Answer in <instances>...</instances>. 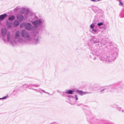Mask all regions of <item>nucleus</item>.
I'll use <instances>...</instances> for the list:
<instances>
[{"mask_svg": "<svg viewBox=\"0 0 124 124\" xmlns=\"http://www.w3.org/2000/svg\"><path fill=\"white\" fill-rule=\"evenodd\" d=\"M50 95H53V94H50Z\"/></svg>", "mask_w": 124, "mask_h": 124, "instance_id": "nucleus-46", "label": "nucleus"}, {"mask_svg": "<svg viewBox=\"0 0 124 124\" xmlns=\"http://www.w3.org/2000/svg\"><path fill=\"white\" fill-rule=\"evenodd\" d=\"M30 12V11L28 9H27L25 12V15H27Z\"/></svg>", "mask_w": 124, "mask_h": 124, "instance_id": "nucleus-34", "label": "nucleus"}, {"mask_svg": "<svg viewBox=\"0 0 124 124\" xmlns=\"http://www.w3.org/2000/svg\"><path fill=\"white\" fill-rule=\"evenodd\" d=\"M93 2H97V0H90Z\"/></svg>", "mask_w": 124, "mask_h": 124, "instance_id": "nucleus-41", "label": "nucleus"}, {"mask_svg": "<svg viewBox=\"0 0 124 124\" xmlns=\"http://www.w3.org/2000/svg\"><path fill=\"white\" fill-rule=\"evenodd\" d=\"M74 98H75V100H76V101L78 100V98L77 95H75Z\"/></svg>", "mask_w": 124, "mask_h": 124, "instance_id": "nucleus-37", "label": "nucleus"}, {"mask_svg": "<svg viewBox=\"0 0 124 124\" xmlns=\"http://www.w3.org/2000/svg\"><path fill=\"white\" fill-rule=\"evenodd\" d=\"M90 117L88 116L89 119L88 120L90 123V124H113L108 121H106L103 119H99L96 118L95 116L91 115Z\"/></svg>", "mask_w": 124, "mask_h": 124, "instance_id": "nucleus-5", "label": "nucleus"}, {"mask_svg": "<svg viewBox=\"0 0 124 124\" xmlns=\"http://www.w3.org/2000/svg\"><path fill=\"white\" fill-rule=\"evenodd\" d=\"M18 38V42H21V41L23 39L22 37H19Z\"/></svg>", "mask_w": 124, "mask_h": 124, "instance_id": "nucleus-35", "label": "nucleus"}, {"mask_svg": "<svg viewBox=\"0 0 124 124\" xmlns=\"http://www.w3.org/2000/svg\"><path fill=\"white\" fill-rule=\"evenodd\" d=\"M69 103L72 105H73L75 104V102H69Z\"/></svg>", "mask_w": 124, "mask_h": 124, "instance_id": "nucleus-40", "label": "nucleus"}, {"mask_svg": "<svg viewBox=\"0 0 124 124\" xmlns=\"http://www.w3.org/2000/svg\"><path fill=\"white\" fill-rule=\"evenodd\" d=\"M25 22H23L21 23L20 25V27L21 28H22L23 27H25Z\"/></svg>", "mask_w": 124, "mask_h": 124, "instance_id": "nucleus-30", "label": "nucleus"}, {"mask_svg": "<svg viewBox=\"0 0 124 124\" xmlns=\"http://www.w3.org/2000/svg\"><path fill=\"white\" fill-rule=\"evenodd\" d=\"M38 34V32L34 34L33 35V38L32 39L29 33L28 32L25 33L24 30H22L21 33V35L23 37L25 38L28 40L32 42V44H38L40 43L41 37L40 35H39Z\"/></svg>", "mask_w": 124, "mask_h": 124, "instance_id": "nucleus-4", "label": "nucleus"}, {"mask_svg": "<svg viewBox=\"0 0 124 124\" xmlns=\"http://www.w3.org/2000/svg\"><path fill=\"white\" fill-rule=\"evenodd\" d=\"M21 87H23L24 88H28V87H29V85L27 84H25L23 85Z\"/></svg>", "mask_w": 124, "mask_h": 124, "instance_id": "nucleus-24", "label": "nucleus"}, {"mask_svg": "<svg viewBox=\"0 0 124 124\" xmlns=\"http://www.w3.org/2000/svg\"><path fill=\"white\" fill-rule=\"evenodd\" d=\"M116 109L118 110V111H121L122 112V110H122V109L121 108L119 107H117Z\"/></svg>", "mask_w": 124, "mask_h": 124, "instance_id": "nucleus-33", "label": "nucleus"}, {"mask_svg": "<svg viewBox=\"0 0 124 124\" xmlns=\"http://www.w3.org/2000/svg\"><path fill=\"white\" fill-rule=\"evenodd\" d=\"M96 23L94 22L93 23L91 24L90 26V27L91 29H93L94 28V26L95 25V24H96Z\"/></svg>", "mask_w": 124, "mask_h": 124, "instance_id": "nucleus-29", "label": "nucleus"}, {"mask_svg": "<svg viewBox=\"0 0 124 124\" xmlns=\"http://www.w3.org/2000/svg\"><path fill=\"white\" fill-rule=\"evenodd\" d=\"M92 32L94 34H96L97 33V31L96 29H92Z\"/></svg>", "mask_w": 124, "mask_h": 124, "instance_id": "nucleus-26", "label": "nucleus"}, {"mask_svg": "<svg viewBox=\"0 0 124 124\" xmlns=\"http://www.w3.org/2000/svg\"><path fill=\"white\" fill-rule=\"evenodd\" d=\"M25 11V9L24 8H22L21 10L20 11V13L22 14H23L24 13Z\"/></svg>", "mask_w": 124, "mask_h": 124, "instance_id": "nucleus-23", "label": "nucleus"}, {"mask_svg": "<svg viewBox=\"0 0 124 124\" xmlns=\"http://www.w3.org/2000/svg\"><path fill=\"white\" fill-rule=\"evenodd\" d=\"M3 40L4 41V40L3 39Z\"/></svg>", "mask_w": 124, "mask_h": 124, "instance_id": "nucleus-47", "label": "nucleus"}, {"mask_svg": "<svg viewBox=\"0 0 124 124\" xmlns=\"http://www.w3.org/2000/svg\"><path fill=\"white\" fill-rule=\"evenodd\" d=\"M100 35H100V36L102 37H101V38L102 39L103 38H106V33H104L103 32H101Z\"/></svg>", "mask_w": 124, "mask_h": 124, "instance_id": "nucleus-22", "label": "nucleus"}, {"mask_svg": "<svg viewBox=\"0 0 124 124\" xmlns=\"http://www.w3.org/2000/svg\"><path fill=\"white\" fill-rule=\"evenodd\" d=\"M76 92L79 94L81 96L84 95L85 94H87L91 93L90 92H84L82 91L77 90H76Z\"/></svg>", "mask_w": 124, "mask_h": 124, "instance_id": "nucleus-6", "label": "nucleus"}, {"mask_svg": "<svg viewBox=\"0 0 124 124\" xmlns=\"http://www.w3.org/2000/svg\"><path fill=\"white\" fill-rule=\"evenodd\" d=\"M119 16L121 18L124 17V8L122 9V11L120 14Z\"/></svg>", "mask_w": 124, "mask_h": 124, "instance_id": "nucleus-18", "label": "nucleus"}, {"mask_svg": "<svg viewBox=\"0 0 124 124\" xmlns=\"http://www.w3.org/2000/svg\"><path fill=\"white\" fill-rule=\"evenodd\" d=\"M20 90L19 88H16L13 91V93L14 95H16L17 94L18 92Z\"/></svg>", "mask_w": 124, "mask_h": 124, "instance_id": "nucleus-14", "label": "nucleus"}, {"mask_svg": "<svg viewBox=\"0 0 124 124\" xmlns=\"http://www.w3.org/2000/svg\"><path fill=\"white\" fill-rule=\"evenodd\" d=\"M2 99V98H0V100Z\"/></svg>", "mask_w": 124, "mask_h": 124, "instance_id": "nucleus-44", "label": "nucleus"}, {"mask_svg": "<svg viewBox=\"0 0 124 124\" xmlns=\"http://www.w3.org/2000/svg\"><path fill=\"white\" fill-rule=\"evenodd\" d=\"M15 18V17L14 16L12 15L10 16L8 18V19L9 21H13Z\"/></svg>", "mask_w": 124, "mask_h": 124, "instance_id": "nucleus-16", "label": "nucleus"}, {"mask_svg": "<svg viewBox=\"0 0 124 124\" xmlns=\"http://www.w3.org/2000/svg\"><path fill=\"white\" fill-rule=\"evenodd\" d=\"M121 81L116 82L109 86H106L104 87V88L100 91L101 93H104V91L107 89L110 88V91L112 93L116 92L117 93H121L124 90V84L120 85Z\"/></svg>", "mask_w": 124, "mask_h": 124, "instance_id": "nucleus-3", "label": "nucleus"}, {"mask_svg": "<svg viewBox=\"0 0 124 124\" xmlns=\"http://www.w3.org/2000/svg\"><path fill=\"white\" fill-rule=\"evenodd\" d=\"M111 106L113 108H116L117 107V105L115 104H112L111 105Z\"/></svg>", "mask_w": 124, "mask_h": 124, "instance_id": "nucleus-31", "label": "nucleus"}, {"mask_svg": "<svg viewBox=\"0 0 124 124\" xmlns=\"http://www.w3.org/2000/svg\"><path fill=\"white\" fill-rule=\"evenodd\" d=\"M17 19L20 22L22 21L24 18V17L23 15H18L16 16Z\"/></svg>", "mask_w": 124, "mask_h": 124, "instance_id": "nucleus-11", "label": "nucleus"}, {"mask_svg": "<svg viewBox=\"0 0 124 124\" xmlns=\"http://www.w3.org/2000/svg\"><path fill=\"white\" fill-rule=\"evenodd\" d=\"M92 8V10L95 13H98L99 9L98 7L96 6H93Z\"/></svg>", "mask_w": 124, "mask_h": 124, "instance_id": "nucleus-8", "label": "nucleus"}, {"mask_svg": "<svg viewBox=\"0 0 124 124\" xmlns=\"http://www.w3.org/2000/svg\"><path fill=\"white\" fill-rule=\"evenodd\" d=\"M117 1L119 2V6H122L123 5V3L121 2V0H117Z\"/></svg>", "mask_w": 124, "mask_h": 124, "instance_id": "nucleus-32", "label": "nucleus"}, {"mask_svg": "<svg viewBox=\"0 0 124 124\" xmlns=\"http://www.w3.org/2000/svg\"><path fill=\"white\" fill-rule=\"evenodd\" d=\"M20 37L19 32V31H17L16 33L15 37L16 39H17Z\"/></svg>", "mask_w": 124, "mask_h": 124, "instance_id": "nucleus-20", "label": "nucleus"}, {"mask_svg": "<svg viewBox=\"0 0 124 124\" xmlns=\"http://www.w3.org/2000/svg\"><path fill=\"white\" fill-rule=\"evenodd\" d=\"M90 51H91L90 53H91V54H92V55H91V54H90L89 55V57L90 58L92 59V58H93V56L95 57V56H97V57H98L99 58V59H100L99 57V56L98 57L97 56V53H96L95 52H94V55H93V54H92L91 53V52H92V51H91V50H90Z\"/></svg>", "mask_w": 124, "mask_h": 124, "instance_id": "nucleus-19", "label": "nucleus"}, {"mask_svg": "<svg viewBox=\"0 0 124 124\" xmlns=\"http://www.w3.org/2000/svg\"><path fill=\"white\" fill-rule=\"evenodd\" d=\"M8 95H7L6 96H4L2 98V99H6L8 97Z\"/></svg>", "mask_w": 124, "mask_h": 124, "instance_id": "nucleus-36", "label": "nucleus"}, {"mask_svg": "<svg viewBox=\"0 0 124 124\" xmlns=\"http://www.w3.org/2000/svg\"><path fill=\"white\" fill-rule=\"evenodd\" d=\"M39 86V85L38 84H30L29 85V87H28V88L31 89V88H33V87H37Z\"/></svg>", "mask_w": 124, "mask_h": 124, "instance_id": "nucleus-9", "label": "nucleus"}, {"mask_svg": "<svg viewBox=\"0 0 124 124\" xmlns=\"http://www.w3.org/2000/svg\"><path fill=\"white\" fill-rule=\"evenodd\" d=\"M101 0H97V1H100Z\"/></svg>", "mask_w": 124, "mask_h": 124, "instance_id": "nucleus-43", "label": "nucleus"}, {"mask_svg": "<svg viewBox=\"0 0 124 124\" xmlns=\"http://www.w3.org/2000/svg\"><path fill=\"white\" fill-rule=\"evenodd\" d=\"M31 16L33 26L29 23L25 22V28L28 31H31L34 30V28L36 29L39 28V31L41 32L45 31L46 25L44 19L42 18L38 17L34 14Z\"/></svg>", "mask_w": 124, "mask_h": 124, "instance_id": "nucleus-2", "label": "nucleus"}, {"mask_svg": "<svg viewBox=\"0 0 124 124\" xmlns=\"http://www.w3.org/2000/svg\"><path fill=\"white\" fill-rule=\"evenodd\" d=\"M97 25L98 27L100 29H104L105 30H106V28L103 26L104 25V24L102 22L99 23H97Z\"/></svg>", "mask_w": 124, "mask_h": 124, "instance_id": "nucleus-10", "label": "nucleus"}, {"mask_svg": "<svg viewBox=\"0 0 124 124\" xmlns=\"http://www.w3.org/2000/svg\"><path fill=\"white\" fill-rule=\"evenodd\" d=\"M59 93L61 94V95L62 96L64 97H66L67 96L66 94L65 93V92H59Z\"/></svg>", "mask_w": 124, "mask_h": 124, "instance_id": "nucleus-25", "label": "nucleus"}, {"mask_svg": "<svg viewBox=\"0 0 124 124\" xmlns=\"http://www.w3.org/2000/svg\"><path fill=\"white\" fill-rule=\"evenodd\" d=\"M19 23L17 20H15L13 23V24L14 27H17L19 25Z\"/></svg>", "mask_w": 124, "mask_h": 124, "instance_id": "nucleus-17", "label": "nucleus"}, {"mask_svg": "<svg viewBox=\"0 0 124 124\" xmlns=\"http://www.w3.org/2000/svg\"><path fill=\"white\" fill-rule=\"evenodd\" d=\"M31 90H34L35 91H36V92H39L40 93H42L41 91L42 92V90H43L41 89H40V88L39 89H34V88H31Z\"/></svg>", "mask_w": 124, "mask_h": 124, "instance_id": "nucleus-21", "label": "nucleus"}, {"mask_svg": "<svg viewBox=\"0 0 124 124\" xmlns=\"http://www.w3.org/2000/svg\"><path fill=\"white\" fill-rule=\"evenodd\" d=\"M42 92H43L45 93L48 94L49 95H50V94L49 93L46 92L44 90H43Z\"/></svg>", "mask_w": 124, "mask_h": 124, "instance_id": "nucleus-38", "label": "nucleus"}, {"mask_svg": "<svg viewBox=\"0 0 124 124\" xmlns=\"http://www.w3.org/2000/svg\"><path fill=\"white\" fill-rule=\"evenodd\" d=\"M90 41L92 44H97L93 46L92 45H90L88 43L87 45L90 50L92 51L91 53L93 55H94V52L97 53V56H99L100 60L110 62L113 61L116 57L118 56V49L114 46L111 45L109 46V45L111 51L107 55H105V50L102 47V45L104 46L105 44L102 43L98 39L94 36L92 37L90 39Z\"/></svg>", "mask_w": 124, "mask_h": 124, "instance_id": "nucleus-1", "label": "nucleus"}, {"mask_svg": "<svg viewBox=\"0 0 124 124\" xmlns=\"http://www.w3.org/2000/svg\"><path fill=\"white\" fill-rule=\"evenodd\" d=\"M7 16V15L6 13L2 14L0 15V21H3L4 20Z\"/></svg>", "mask_w": 124, "mask_h": 124, "instance_id": "nucleus-13", "label": "nucleus"}, {"mask_svg": "<svg viewBox=\"0 0 124 124\" xmlns=\"http://www.w3.org/2000/svg\"><path fill=\"white\" fill-rule=\"evenodd\" d=\"M20 8V7L18 6L15 8L14 9V11L15 12H16L18 11V10Z\"/></svg>", "mask_w": 124, "mask_h": 124, "instance_id": "nucleus-27", "label": "nucleus"}, {"mask_svg": "<svg viewBox=\"0 0 124 124\" xmlns=\"http://www.w3.org/2000/svg\"><path fill=\"white\" fill-rule=\"evenodd\" d=\"M7 30L6 28H3L1 29V32L3 36H5L7 34Z\"/></svg>", "mask_w": 124, "mask_h": 124, "instance_id": "nucleus-7", "label": "nucleus"}, {"mask_svg": "<svg viewBox=\"0 0 124 124\" xmlns=\"http://www.w3.org/2000/svg\"><path fill=\"white\" fill-rule=\"evenodd\" d=\"M67 96L68 97H69H69H71V98H74V96H72L71 95H68Z\"/></svg>", "mask_w": 124, "mask_h": 124, "instance_id": "nucleus-39", "label": "nucleus"}, {"mask_svg": "<svg viewBox=\"0 0 124 124\" xmlns=\"http://www.w3.org/2000/svg\"><path fill=\"white\" fill-rule=\"evenodd\" d=\"M12 22H9L7 21L6 25L7 26L8 28H10L12 27Z\"/></svg>", "mask_w": 124, "mask_h": 124, "instance_id": "nucleus-15", "label": "nucleus"}, {"mask_svg": "<svg viewBox=\"0 0 124 124\" xmlns=\"http://www.w3.org/2000/svg\"><path fill=\"white\" fill-rule=\"evenodd\" d=\"M10 34L9 32L7 34V41L9 42L10 39Z\"/></svg>", "mask_w": 124, "mask_h": 124, "instance_id": "nucleus-28", "label": "nucleus"}, {"mask_svg": "<svg viewBox=\"0 0 124 124\" xmlns=\"http://www.w3.org/2000/svg\"><path fill=\"white\" fill-rule=\"evenodd\" d=\"M57 92H59H59H59L58 91H57Z\"/></svg>", "mask_w": 124, "mask_h": 124, "instance_id": "nucleus-45", "label": "nucleus"}, {"mask_svg": "<svg viewBox=\"0 0 124 124\" xmlns=\"http://www.w3.org/2000/svg\"><path fill=\"white\" fill-rule=\"evenodd\" d=\"M74 92L75 90L74 89L72 90H66L65 93L67 94H72Z\"/></svg>", "mask_w": 124, "mask_h": 124, "instance_id": "nucleus-12", "label": "nucleus"}, {"mask_svg": "<svg viewBox=\"0 0 124 124\" xmlns=\"http://www.w3.org/2000/svg\"><path fill=\"white\" fill-rule=\"evenodd\" d=\"M96 59V57H94L93 58V59L94 60H95Z\"/></svg>", "mask_w": 124, "mask_h": 124, "instance_id": "nucleus-42", "label": "nucleus"}]
</instances>
